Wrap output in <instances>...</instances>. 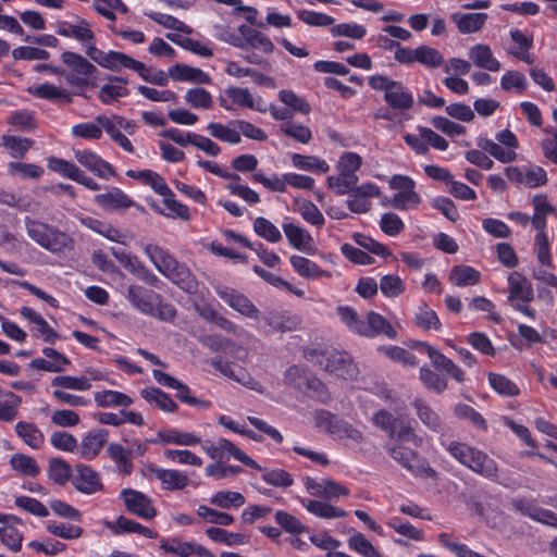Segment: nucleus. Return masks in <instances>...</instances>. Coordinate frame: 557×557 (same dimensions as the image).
I'll return each mask as SVG.
<instances>
[{
    "mask_svg": "<svg viewBox=\"0 0 557 557\" xmlns=\"http://www.w3.org/2000/svg\"><path fill=\"white\" fill-rule=\"evenodd\" d=\"M108 456L114 461L116 468L125 474H129L133 469L129 453L120 444L111 443L107 447Z\"/></svg>",
    "mask_w": 557,
    "mask_h": 557,
    "instance_id": "obj_48",
    "label": "nucleus"
},
{
    "mask_svg": "<svg viewBox=\"0 0 557 557\" xmlns=\"http://www.w3.org/2000/svg\"><path fill=\"white\" fill-rule=\"evenodd\" d=\"M412 407L419 420L431 431L441 433L444 431V423L440 416L432 409V407L423 399L416 398L412 401Z\"/></svg>",
    "mask_w": 557,
    "mask_h": 557,
    "instance_id": "obj_31",
    "label": "nucleus"
},
{
    "mask_svg": "<svg viewBox=\"0 0 557 557\" xmlns=\"http://www.w3.org/2000/svg\"><path fill=\"white\" fill-rule=\"evenodd\" d=\"M480 272L469 265H456L449 272V281L455 286H472L479 283Z\"/></svg>",
    "mask_w": 557,
    "mask_h": 557,
    "instance_id": "obj_42",
    "label": "nucleus"
},
{
    "mask_svg": "<svg viewBox=\"0 0 557 557\" xmlns=\"http://www.w3.org/2000/svg\"><path fill=\"white\" fill-rule=\"evenodd\" d=\"M8 124L22 131H33L37 127L34 112L29 110H16L7 117Z\"/></svg>",
    "mask_w": 557,
    "mask_h": 557,
    "instance_id": "obj_60",
    "label": "nucleus"
},
{
    "mask_svg": "<svg viewBox=\"0 0 557 557\" xmlns=\"http://www.w3.org/2000/svg\"><path fill=\"white\" fill-rule=\"evenodd\" d=\"M447 449L455 459L473 472L484 478L496 480L498 473L497 463L484 451L459 442H451Z\"/></svg>",
    "mask_w": 557,
    "mask_h": 557,
    "instance_id": "obj_3",
    "label": "nucleus"
},
{
    "mask_svg": "<svg viewBox=\"0 0 557 557\" xmlns=\"http://www.w3.org/2000/svg\"><path fill=\"white\" fill-rule=\"evenodd\" d=\"M341 321L349 329V331L362 336L363 320H361L357 311L349 306H338L336 308Z\"/></svg>",
    "mask_w": 557,
    "mask_h": 557,
    "instance_id": "obj_61",
    "label": "nucleus"
},
{
    "mask_svg": "<svg viewBox=\"0 0 557 557\" xmlns=\"http://www.w3.org/2000/svg\"><path fill=\"white\" fill-rule=\"evenodd\" d=\"M240 33L245 37V41L255 49H258L264 53H271L274 50V45L268 36L246 26L240 27Z\"/></svg>",
    "mask_w": 557,
    "mask_h": 557,
    "instance_id": "obj_47",
    "label": "nucleus"
},
{
    "mask_svg": "<svg viewBox=\"0 0 557 557\" xmlns=\"http://www.w3.org/2000/svg\"><path fill=\"white\" fill-rule=\"evenodd\" d=\"M387 453L397 463L412 474L418 475L425 471L424 462L418 453L405 446L404 443H395L388 446Z\"/></svg>",
    "mask_w": 557,
    "mask_h": 557,
    "instance_id": "obj_15",
    "label": "nucleus"
},
{
    "mask_svg": "<svg viewBox=\"0 0 557 557\" xmlns=\"http://www.w3.org/2000/svg\"><path fill=\"white\" fill-rule=\"evenodd\" d=\"M389 186L397 190L392 200L395 208L407 209L417 207L421 202V197L414 191L416 183L409 176L394 175L389 181Z\"/></svg>",
    "mask_w": 557,
    "mask_h": 557,
    "instance_id": "obj_10",
    "label": "nucleus"
},
{
    "mask_svg": "<svg viewBox=\"0 0 557 557\" xmlns=\"http://www.w3.org/2000/svg\"><path fill=\"white\" fill-rule=\"evenodd\" d=\"M361 166V157L355 152H345L337 162V170L339 174L347 178L349 182L354 183V185L358 182V176L356 172Z\"/></svg>",
    "mask_w": 557,
    "mask_h": 557,
    "instance_id": "obj_41",
    "label": "nucleus"
},
{
    "mask_svg": "<svg viewBox=\"0 0 557 557\" xmlns=\"http://www.w3.org/2000/svg\"><path fill=\"white\" fill-rule=\"evenodd\" d=\"M8 172L12 176L38 180L44 174V169L34 163L10 162L8 164Z\"/></svg>",
    "mask_w": 557,
    "mask_h": 557,
    "instance_id": "obj_57",
    "label": "nucleus"
},
{
    "mask_svg": "<svg viewBox=\"0 0 557 557\" xmlns=\"http://www.w3.org/2000/svg\"><path fill=\"white\" fill-rule=\"evenodd\" d=\"M506 175L512 183L523 185L529 188H536L545 185L547 182V174L544 169L537 165H530L524 168L508 166Z\"/></svg>",
    "mask_w": 557,
    "mask_h": 557,
    "instance_id": "obj_13",
    "label": "nucleus"
},
{
    "mask_svg": "<svg viewBox=\"0 0 557 557\" xmlns=\"http://www.w3.org/2000/svg\"><path fill=\"white\" fill-rule=\"evenodd\" d=\"M418 347L426 352L434 367L445 371L457 382L463 381L465 375L462 370L457 364H455L453 360L445 357L442 352L426 343H419Z\"/></svg>",
    "mask_w": 557,
    "mask_h": 557,
    "instance_id": "obj_23",
    "label": "nucleus"
},
{
    "mask_svg": "<svg viewBox=\"0 0 557 557\" xmlns=\"http://www.w3.org/2000/svg\"><path fill=\"white\" fill-rule=\"evenodd\" d=\"M207 129L212 137L227 144L235 145L242 140L240 134L235 126L232 128L221 123L211 122L208 124Z\"/></svg>",
    "mask_w": 557,
    "mask_h": 557,
    "instance_id": "obj_49",
    "label": "nucleus"
},
{
    "mask_svg": "<svg viewBox=\"0 0 557 557\" xmlns=\"http://www.w3.org/2000/svg\"><path fill=\"white\" fill-rule=\"evenodd\" d=\"M109 81L120 83V85L106 84L101 86L98 97L104 104H110L113 101L128 96V89L125 87L127 81L121 76H111Z\"/></svg>",
    "mask_w": 557,
    "mask_h": 557,
    "instance_id": "obj_38",
    "label": "nucleus"
},
{
    "mask_svg": "<svg viewBox=\"0 0 557 557\" xmlns=\"http://www.w3.org/2000/svg\"><path fill=\"white\" fill-rule=\"evenodd\" d=\"M145 253L150 259L156 269L164 276L168 272H170L172 267H175V262L177 261L166 250L157 245H146Z\"/></svg>",
    "mask_w": 557,
    "mask_h": 557,
    "instance_id": "obj_33",
    "label": "nucleus"
},
{
    "mask_svg": "<svg viewBox=\"0 0 557 557\" xmlns=\"http://www.w3.org/2000/svg\"><path fill=\"white\" fill-rule=\"evenodd\" d=\"M469 58L473 64L480 69L491 72H498L500 63L494 58L491 48L484 44H478L470 48Z\"/></svg>",
    "mask_w": 557,
    "mask_h": 557,
    "instance_id": "obj_30",
    "label": "nucleus"
},
{
    "mask_svg": "<svg viewBox=\"0 0 557 557\" xmlns=\"http://www.w3.org/2000/svg\"><path fill=\"white\" fill-rule=\"evenodd\" d=\"M48 475L54 483L63 485L71 478V467L61 458H51L49 460Z\"/></svg>",
    "mask_w": 557,
    "mask_h": 557,
    "instance_id": "obj_59",
    "label": "nucleus"
},
{
    "mask_svg": "<svg viewBox=\"0 0 557 557\" xmlns=\"http://www.w3.org/2000/svg\"><path fill=\"white\" fill-rule=\"evenodd\" d=\"M414 322L419 327L425 331H438L441 329V321L436 312L425 304L421 305L417 309L414 313Z\"/></svg>",
    "mask_w": 557,
    "mask_h": 557,
    "instance_id": "obj_50",
    "label": "nucleus"
},
{
    "mask_svg": "<svg viewBox=\"0 0 557 557\" xmlns=\"http://www.w3.org/2000/svg\"><path fill=\"white\" fill-rule=\"evenodd\" d=\"M508 301L513 309L523 313L524 315L534 319L535 311L527 304L534 298L532 284L529 280L518 272H512L508 276Z\"/></svg>",
    "mask_w": 557,
    "mask_h": 557,
    "instance_id": "obj_8",
    "label": "nucleus"
},
{
    "mask_svg": "<svg viewBox=\"0 0 557 557\" xmlns=\"http://www.w3.org/2000/svg\"><path fill=\"white\" fill-rule=\"evenodd\" d=\"M95 202L107 211H115L133 207L134 201L121 189L112 187L104 194L95 196Z\"/></svg>",
    "mask_w": 557,
    "mask_h": 557,
    "instance_id": "obj_26",
    "label": "nucleus"
},
{
    "mask_svg": "<svg viewBox=\"0 0 557 557\" xmlns=\"http://www.w3.org/2000/svg\"><path fill=\"white\" fill-rule=\"evenodd\" d=\"M416 59L418 63L432 69L443 66L445 63L443 54L435 48L426 45L417 47Z\"/></svg>",
    "mask_w": 557,
    "mask_h": 557,
    "instance_id": "obj_55",
    "label": "nucleus"
},
{
    "mask_svg": "<svg viewBox=\"0 0 557 557\" xmlns=\"http://www.w3.org/2000/svg\"><path fill=\"white\" fill-rule=\"evenodd\" d=\"M28 92L39 99L63 100L65 103L73 101L72 96L65 89H61L49 83L30 86Z\"/></svg>",
    "mask_w": 557,
    "mask_h": 557,
    "instance_id": "obj_40",
    "label": "nucleus"
},
{
    "mask_svg": "<svg viewBox=\"0 0 557 557\" xmlns=\"http://www.w3.org/2000/svg\"><path fill=\"white\" fill-rule=\"evenodd\" d=\"M127 176L140 180L148 184L157 194L160 196H169L170 187L165 183V181L156 172L150 170L143 171H127Z\"/></svg>",
    "mask_w": 557,
    "mask_h": 557,
    "instance_id": "obj_43",
    "label": "nucleus"
},
{
    "mask_svg": "<svg viewBox=\"0 0 557 557\" xmlns=\"http://www.w3.org/2000/svg\"><path fill=\"white\" fill-rule=\"evenodd\" d=\"M151 442L161 445L175 444L183 446H194L200 443V437L188 432H181L174 429H163L158 431L157 437L151 440Z\"/></svg>",
    "mask_w": 557,
    "mask_h": 557,
    "instance_id": "obj_29",
    "label": "nucleus"
},
{
    "mask_svg": "<svg viewBox=\"0 0 557 557\" xmlns=\"http://www.w3.org/2000/svg\"><path fill=\"white\" fill-rule=\"evenodd\" d=\"M25 226L28 236L49 251L59 252L72 247V238L53 226L28 216L25 218Z\"/></svg>",
    "mask_w": 557,
    "mask_h": 557,
    "instance_id": "obj_5",
    "label": "nucleus"
},
{
    "mask_svg": "<svg viewBox=\"0 0 557 557\" xmlns=\"http://www.w3.org/2000/svg\"><path fill=\"white\" fill-rule=\"evenodd\" d=\"M380 334L392 339L397 336V332L383 315L373 311L369 312L367 321L363 322L362 336L374 337Z\"/></svg>",
    "mask_w": 557,
    "mask_h": 557,
    "instance_id": "obj_27",
    "label": "nucleus"
},
{
    "mask_svg": "<svg viewBox=\"0 0 557 557\" xmlns=\"http://www.w3.org/2000/svg\"><path fill=\"white\" fill-rule=\"evenodd\" d=\"M165 276L187 293L193 294L197 290V281L194 275L185 264L178 261L175 262V267H172Z\"/></svg>",
    "mask_w": 557,
    "mask_h": 557,
    "instance_id": "obj_34",
    "label": "nucleus"
},
{
    "mask_svg": "<svg viewBox=\"0 0 557 557\" xmlns=\"http://www.w3.org/2000/svg\"><path fill=\"white\" fill-rule=\"evenodd\" d=\"M317 425L338 440H349L354 444H361L364 436L347 421L333 416L329 411H320L315 417Z\"/></svg>",
    "mask_w": 557,
    "mask_h": 557,
    "instance_id": "obj_9",
    "label": "nucleus"
},
{
    "mask_svg": "<svg viewBox=\"0 0 557 557\" xmlns=\"http://www.w3.org/2000/svg\"><path fill=\"white\" fill-rule=\"evenodd\" d=\"M207 536L219 543L227 546L244 545L247 543V537L240 533H232L220 528H209L206 530Z\"/></svg>",
    "mask_w": 557,
    "mask_h": 557,
    "instance_id": "obj_52",
    "label": "nucleus"
},
{
    "mask_svg": "<svg viewBox=\"0 0 557 557\" xmlns=\"http://www.w3.org/2000/svg\"><path fill=\"white\" fill-rule=\"evenodd\" d=\"M169 75L174 81L209 84L211 77L200 69L176 63L169 69Z\"/></svg>",
    "mask_w": 557,
    "mask_h": 557,
    "instance_id": "obj_28",
    "label": "nucleus"
},
{
    "mask_svg": "<svg viewBox=\"0 0 557 557\" xmlns=\"http://www.w3.org/2000/svg\"><path fill=\"white\" fill-rule=\"evenodd\" d=\"M10 463L15 471L24 475L36 476L40 471L36 460L23 454L12 456Z\"/></svg>",
    "mask_w": 557,
    "mask_h": 557,
    "instance_id": "obj_64",
    "label": "nucleus"
},
{
    "mask_svg": "<svg viewBox=\"0 0 557 557\" xmlns=\"http://www.w3.org/2000/svg\"><path fill=\"white\" fill-rule=\"evenodd\" d=\"M292 162L294 166L305 171L326 173L330 170V165L326 163V161L313 156H302L295 153L292 156Z\"/></svg>",
    "mask_w": 557,
    "mask_h": 557,
    "instance_id": "obj_54",
    "label": "nucleus"
},
{
    "mask_svg": "<svg viewBox=\"0 0 557 557\" xmlns=\"http://www.w3.org/2000/svg\"><path fill=\"white\" fill-rule=\"evenodd\" d=\"M87 57L96 62L101 67L120 71L121 69H129L138 73V75L150 84L166 86L169 83V73L162 70H152L147 67L143 62L133 59L132 57L119 52L108 51L103 52L97 47L89 46L87 49Z\"/></svg>",
    "mask_w": 557,
    "mask_h": 557,
    "instance_id": "obj_1",
    "label": "nucleus"
},
{
    "mask_svg": "<svg viewBox=\"0 0 557 557\" xmlns=\"http://www.w3.org/2000/svg\"><path fill=\"white\" fill-rule=\"evenodd\" d=\"M256 234L270 243H277L282 239L280 230L268 219L259 216L253 221Z\"/></svg>",
    "mask_w": 557,
    "mask_h": 557,
    "instance_id": "obj_58",
    "label": "nucleus"
},
{
    "mask_svg": "<svg viewBox=\"0 0 557 557\" xmlns=\"http://www.w3.org/2000/svg\"><path fill=\"white\" fill-rule=\"evenodd\" d=\"M57 33L63 37L74 38L77 41L86 45V50L89 46H95V35L88 22L77 18L76 23L62 22L58 25Z\"/></svg>",
    "mask_w": 557,
    "mask_h": 557,
    "instance_id": "obj_20",
    "label": "nucleus"
},
{
    "mask_svg": "<svg viewBox=\"0 0 557 557\" xmlns=\"http://www.w3.org/2000/svg\"><path fill=\"white\" fill-rule=\"evenodd\" d=\"M285 382L305 392H312L318 397L325 398V387L317 377L311 376L306 370L293 366L285 372Z\"/></svg>",
    "mask_w": 557,
    "mask_h": 557,
    "instance_id": "obj_12",
    "label": "nucleus"
},
{
    "mask_svg": "<svg viewBox=\"0 0 557 557\" xmlns=\"http://www.w3.org/2000/svg\"><path fill=\"white\" fill-rule=\"evenodd\" d=\"M74 487L83 494H95L103 488L99 474L86 465H77L72 479Z\"/></svg>",
    "mask_w": 557,
    "mask_h": 557,
    "instance_id": "obj_19",
    "label": "nucleus"
},
{
    "mask_svg": "<svg viewBox=\"0 0 557 557\" xmlns=\"http://www.w3.org/2000/svg\"><path fill=\"white\" fill-rule=\"evenodd\" d=\"M301 504L310 513L323 519L344 518L347 515L342 508L326 502L309 499L302 500Z\"/></svg>",
    "mask_w": 557,
    "mask_h": 557,
    "instance_id": "obj_36",
    "label": "nucleus"
},
{
    "mask_svg": "<svg viewBox=\"0 0 557 557\" xmlns=\"http://www.w3.org/2000/svg\"><path fill=\"white\" fill-rule=\"evenodd\" d=\"M372 422L397 443L409 442L416 447L422 445V437L416 433L410 421L403 417H394L386 410H380L373 414Z\"/></svg>",
    "mask_w": 557,
    "mask_h": 557,
    "instance_id": "obj_6",
    "label": "nucleus"
},
{
    "mask_svg": "<svg viewBox=\"0 0 557 557\" xmlns=\"http://www.w3.org/2000/svg\"><path fill=\"white\" fill-rule=\"evenodd\" d=\"M307 358L324 371L343 380H354L358 375V369L351 357L335 348H325L321 351L311 350Z\"/></svg>",
    "mask_w": 557,
    "mask_h": 557,
    "instance_id": "obj_2",
    "label": "nucleus"
},
{
    "mask_svg": "<svg viewBox=\"0 0 557 557\" xmlns=\"http://www.w3.org/2000/svg\"><path fill=\"white\" fill-rule=\"evenodd\" d=\"M45 358H36L30 362V367L47 372H62L70 364V360L63 354L53 348L46 347L42 349Z\"/></svg>",
    "mask_w": 557,
    "mask_h": 557,
    "instance_id": "obj_24",
    "label": "nucleus"
},
{
    "mask_svg": "<svg viewBox=\"0 0 557 557\" xmlns=\"http://www.w3.org/2000/svg\"><path fill=\"white\" fill-rule=\"evenodd\" d=\"M126 509L143 519L151 520L157 516V509L151 499L141 492L126 488L121 492Z\"/></svg>",
    "mask_w": 557,
    "mask_h": 557,
    "instance_id": "obj_14",
    "label": "nucleus"
},
{
    "mask_svg": "<svg viewBox=\"0 0 557 557\" xmlns=\"http://www.w3.org/2000/svg\"><path fill=\"white\" fill-rule=\"evenodd\" d=\"M114 533H138L141 534L148 539H156L157 533L147 527L133 521L131 519H127L123 516L119 517L114 524L111 527Z\"/></svg>",
    "mask_w": 557,
    "mask_h": 557,
    "instance_id": "obj_46",
    "label": "nucleus"
},
{
    "mask_svg": "<svg viewBox=\"0 0 557 557\" xmlns=\"http://www.w3.org/2000/svg\"><path fill=\"white\" fill-rule=\"evenodd\" d=\"M15 431L22 441L33 449L40 448L45 443L44 433L34 423L20 421L15 424Z\"/></svg>",
    "mask_w": 557,
    "mask_h": 557,
    "instance_id": "obj_39",
    "label": "nucleus"
},
{
    "mask_svg": "<svg viewBox=\"0 0 557 557\" xmlns=\"http://www.w3.org/2000/svg\"><path fill=\"white\" fill-rule=\"evenodd\" d=\"M76 161L88 171L103 180L115 175L113 166L95 152L84 149L74 152Z\"/></svg>",
    "mask_w": 557,
    "mask_h": 557,
    "instance_id": "obj_17",
    "label": "nucleus"
},
{
    "mask_svg": "<svg viewBox=\"0 0 557 557\" xmlns=\"http://www.w3.org/2000/svg\"><path fill=\"white\" fill-rule=\"evenodd\" d=\"M487 20L485 13H454L451 21L456 23L458 29L462 34H470L480 30Z\"/></svg>",
    "mask_w": 557,
    "mask_h": 557,
    "instance_id": "obj_32",
    "label": "nucleus"
},
{
    "mask_svg": "<svg viewBox=\"0 0 557 557\" xmlns=\"http://www.w3.org/2000/svg\"><path fill=\"white\" fill-rule=\"evenodd\" d=\"M289 260L293 269L302 277L320 278L323 276H331L330 272L320 269L317 263L308 258L294 255Z\"/></svg>",
    "mask_w": 557,
    "mask_h": 557,
    "instance_id": "obj_35",
    "label": "nucleus"
},
{
    "mask_svg": "<svg viewBox=\"0 0 557 557\" xmlns=\"http://www.w3.org/2000/svg\"><path fill=\"white\" fill-rule=\"evenodd\" d=\"M153 379L161 385L174 388L177 391V397L184 403L190 406H203L207 407V403L189 395V388L184 383L180 382L175 377L160 371H152Z\"/></svg>",
    "mask_w": 557,
    "mask_h": 557,
    "instance_id": "obj_25",
    "label": "nucleus"
},
{
    "mask_svg": "<svg viewBox=\"0 0 557 557\" xmlns=\"http://www.w3.org/2000/svg\"><path fill=\"white\" fill-rule=\"evenodd\" d=\"M283 231L289 242V244L298 249L302 250L312 240V237L307 231L294 223H284Z\"/></svg>",
    "mask_w": 557,
    "mask_h": 557,
    "instance_id": "obj_51",
    "label": "nucleus"
},
{
    "mask_svg": "<svg viewBox=\"0 0 557 557\" xmlns=\"http://www.w3.org/2000/svg\"><path fill=\"white\" fill-rule=\"evenodd\" d=\"M210 503L223 509L238 508L245 504V497L238 492L222 491L215 493Z\"/></svg>",
    "mask_w": 557,
    "mask_h": 557,
    "instance_id": "obj_56",
    "label": "nucleus"
},
{
    "mask_svg": "<svg viewBox=\"0 0 557 557\" xmlns=\"http://www.w3.org/2000/svg\"><path fill=\"white\" fill-rule=\"evenodd\" d=\"M2 145L13 158H23L33 145V140L11 135L2 136Z\"/></svg>",
    "mask_w": 557,
    "mask_h": 557,
    "instance_id": "obj_63",
    "label": "nucleus"
},
{
    "mask_svg": "<svg viewBox=\"0 0 557 557\" xmlns=\"http://www.w3.org/2000/svg\"><path fill=\"white\" fill-rule=\"evenodd\" d=\"M218 449L221 454V459L232 456L236 460L243 462L244 465L256 469L261 470V467L249 456H247L243 450L236 447L231 441L226 438H220L218 441Z\"/></svg>",
    "mask_w": 557,
    "mask_h": 557,
    "instance_id": "obj_44",
    "label": "nucleus"
},
{
    "mask_svg": "<svg viewBox=\"0 0 557 557\" xmlns=\"http://www.w3.org/2000/svg\"><path fill=\"white\" fill-rule=\"evenodd\" d=\"M419 373L420 381L429 391L441 394L447 388V381L430 368L421 367Z\"/></svg>",
    "mask_w": 557,
    "mask_h": 557,
    "instance_id": "obj_62",
    "label": "nucleus"
},
{
    "mask_svg": "<svg viewBox=\"0 0 557 557\" xmlns=\"http://www.w3.org/2000/svg\"><path fill=\"white\" fill-rule=\"evenodd\" d=\"M140 394L146 401L164 412H174L177 409L174 400L158 387L144 388Z\"/></svg>",
    "mask_w": 557,
    "mask_h": 557,
    "instance_id": "obj_37",
    "label": "nucleus"
},
{
    "mask_svg": "<svg viewBox=\"0 0 557 557\" xmlns=\"http://www.w3.org/2000/svg\"><path fill=\"white\" fill-rule=\"evenodd\" d=\"M368 83L372 89L384 91V100L391 108L408 111L413 107V95L403 83L385 75H372Z\"/></svg>",
    "mask_w": 557,
    "mask_h": 557,
    "instance_id": "obj_4",
    "label": "nucleus"
},
{
    "mask_svg": "<svg viewBox=\"0 0 557 557\" xmlns=\"http://www.w3.org/2000/svg\"><path fill=\"white\" fill-rule=\"evenodd\" d=\"M109 437V432L104 429H95L89 431L83 438L77 448L79 454L86 460H92L103 448Z\"/></svg>",
    "mask_w": 557,
    "mask_h": 557,
    "instance_id": "obj_22",
    "label": "nucleus"
},
{
    "mask_svg": "<svg viewBox=\"0 0 557 557\" xmlns=\"http://www.w3.org/2000/svg\"><path fill=\"white\" fill-rule=\"evenodd\" d=\"M126 299L145 314H153L159 294L140 285H129L125 293Z\"/></svg>",
    "mask_w": 557,
    "mask_h": 557,
    "instance_id": "obj_18",
    "label": "nucleus"
},
{
    "mask_svg": "<svg viewBox=\"0 0 557 557\" xmlns=\"http://www.w3.org/2000/svg\"><path fill=\"white\" fill-rule=\"evenodd\" d=\"M61 60L70 70L65 75L67 84L76 87L97 86L98 70L86 58L76 52L64 51Z\"/></svg>",
    "mask_w": 557,
    "mask_h": 557,
    "instance_id": "obj_7",
    "label": "nucleus"
},
{
    "mask_svg": "<svg viewBox=\"0 0 557 557\" xmlns=\"http://www.w3.org/2000/svg\"><path fill=\"white\" fill-rule=\"evenodd\" d=\"M215 293L233 310L237 311L242 315L252 320H259V309L245 294L222 285L215 287Z\"/></svg>",
    "mask_w": 557,
    "mask_h": 557,
    "instance_id": "obj_11",
    "label": "nucleus"
},
{
    "mask_svg": "<svg viewBox=\"0 0 557 557\" xmlns=\"http://www.w3.org/2000/svg\"><path fill=\"white\" fill-rule=\"evenodd\" d=\"M148 470L153 478L161 482L164 490L181 491L189 484L188 476L178 470L163 469L157 466H150Z\"/></svg>",
    "mask_w": 557,
    "mask_h": 557,
    "instance_id": "obj_21",
    "label": "nucleus"
},
{
    "mask_svg": "<svg viewBox=\"0 0 557 557\" xmlns=\"http://www.w3.org/2000/svg\"><path fill=\"white\" fill-rule=\"evenodd\" d=\"M488 383L491 387L502 396L512 397L519 395L520 393V389L516 383H513L505 375L498 373H490Z\"/></svg>",
    "mask_w": 557,
    "mask_h": 557,
    "instance_id": "obj_53",
    "label": "nucleus"
},
{
    "mask_svg": "<svg viewBox=\"0 0 557 557\" xmlns=\"http://www.w3.org/2000/svg\"><path fill=\"white\" fill-rule=\"evenodd\" d=\"M94 398L96 404L102 408L117 406L128 407L133 404V400L128 395L116 391L97 392L95 393Z\"/></svg>",
    "mask_w": 557,
    "mask_h": 557,
    "instance_id": "obj_45",
    "label": "nucleus"
},
{
    "mask_svg": "<svg viewBox=\"0 0 557 557\" xmlns=\"http://www.w3.org/2000/svg\"><path fill=\"white\" fill-rule=\"evenodd\" d=\"M348 194H350L347 200L348 209L355 213H366L371 208L369 198L379 196L380 188L373 183H366L360 186L355 185Z\"/></svg>",
    "mask_w": 557,
    "mask_h": 557,
    "instance_id": "obj_16",
    "label": "nucleus"
}]
</instances>
